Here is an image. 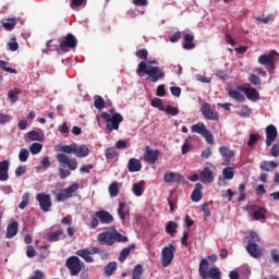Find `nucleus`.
Masks as SVG:
<instances>
[{
	"label": "nucleus",
	"mask_w": 279,
	"mask_h": 279,
	"mask_svg": "<svg viewBox=\"0 0 279 279\" xmlns=\"http://www.w3.org/2000/svg\"><path fill=\"white\" fill-rule=\"evenodd\" d=\"M277 138H278V129H276V125L269 124L266 128V145H267V147H271V145H274V143Z\"/></svg>",
	"instance_id": "obj_14"
},
{
	"label": "nucleus",
	"mask_w": 279,
	"mask_h": 279,
	"mask_svg": "<svg viewBox=\"0 0 279 279\" xmlns=\"http://www.w3.org/2000/svg\"><path fill=\"white\" fill-rule=\"evenodd\" d=\"M132 191L135 197H142V195L145 193V181L133 183Z\"/></svg>",
	"instance_id": "obj_26"
},
{
	"label": "nucleus",
	"mask_w": 279,
	"mask_h": 279,
	"mask_svg": "<svg viewBox=\"0 0 279 279\" xmlns=\"http://www.w3.org/2000/svg\"><path fill=\"white\" fill-rule=\"evenodd\" d=\"M63 154H75L77 151V144L64 145L61 147Z\"/></svg>",
	"instance_id": "obj_42"
},
{
	"label": "nucleus",
	"mask_w": 279,
	"mask_h": 279,
	"mask_svg": "<svg viewBox=\"0 0 279 279\" xmlns=\"http://www.w3.org/2000/svg\"><path fill=\"white\" fill-rule=\"evenodd\" d=\"M19 234V221L14 220L11 223L8 225L7 227V239H14Z\"/></svg>",
	"instance_id": "obj_21"
},
{
	"label": "nucleus",
	"mask_w": 279,
	"mask_h": 279,
	"mask_svg": "<svg viewBox=\"0 0 279 279\" xmlns=\"http://www.w3.org/2000/svg\"><path fill=\"white\" fill-rule=\"evenodd\" d=\"M128 205L125 203L119 204L118 215L122 219V221H125V217L128 216Z\"/></svg>",
	"instance_id": "obj_38"
},
{
	"label": "nucleus",
	"mask_w": 279,
	"mask_h": 279,
	"mask_svg": "<svg viewBox=\"0 0 279 279\" xmlns=\"http://www.w3.org/2000/svg\"><path fill=\"white\" fill-rule=\"evenodd\" d=\"M93 253L98 254L100 256L101 260H106V258H108V256H109L108 252H106L97 246L93 247Z\"/></svg>",
	"instance_id": "obj_50"
},
{
	"label": "nucleus",
	"mask_w": 279,
	"mask_h": 279,
	"mask_svg": "<svg viewBox=\"0 0 279 279\" xmlns=\"http://www.w3.org/2000/svg\"><path fill=\"white\" fill-rule=\"evenodd\" d=\"M208 267V259L203 258L199 263L198 274L203 279H221V271L219 268L211 267L208 271L206 268Z\"/></svg>",
	"instance_id": "obj_5"
},
{
	"label": "nucleus",
	"mask_w": 279,
	"mask_h": 279,
	"mask_svg": "<svg viewBox=\"0 0 279 279\" xmlns=\"http://www.w3.org/2000/svg\"><path fill=\"white\" fill-rule=\"evenodd\" d=\"M246 252L252 256L253 258H260L263 256V250L258 244L251 242L246 246Z\"/></svg>",
	"instance_id": "obj_19"
},
{
	"label": "nucleus",
	"mask_w": 279,
	"mask_h": 279,
	"mask_svg": "<svg viewBox=\"0 0 279 279\" xmlns=\"http://www.w3.org/2000/svg\"><path fill=\"white\" fill-rule=\"evenodd\" d=\"M159 158H160V150L153 149L151 146L145 147V154H144L145 162H148V165H156Z\"/></svg>",
	"instance_id": "obj_12"
},
{
	"label": "nucleus",
	"mask_w": 279,
	"mask_h": 279,
	"mask_svg": "<svg viewBox=\"0 0 279 279\" xmlns=\"http://www.w3.org/2000/svg\"><path fill=\"white\" fill-rule=\"evenodd\" d=\"M13 41L8 44L10 51H19V43H16V37L12 38Z\"/></svg>",
	"instance_id": "obj_62"
},
{
	"label": "nucleus",
	"mask_w": 279,
	"mask_h": 279,
	"mask_svg": "<svg viewBox=\"0 0 279 279\" xmlns=\"http://www.w3.org/2000/svg\"><path fill=\"white\" fill-rule=\"evenodd\" d=\"M222 175H223L225 180H232L234 178V168L226 167L222 170Z\"/></svg>",
	"instance_id": "obj_40"
},
{
	"label": "nucleus",
	"mask_w": 279,
	"mask_h": 279,
	"mask_svg": "<svg viewBox=\"0 0 279 279\" xmlns=\"http://www.w3.org/2000/svg\"><path fill=\"white\" fill-rule=\"evenodd\" d=\"M175 256V245L169 244L161 250V265L162 267H169L173 263Z\"/></svg>",
	"instance_id": "obj_7"
},
{
	"label": "nucleus",
	"mask_w": 279,
	"mask_h": 279,
	"mask_svg": "<svg viewBox=\"0 0 279 279\" xmlns=\"http://www.w3.org/2000/svg\"><path fill=\"white\" fill-rule=\"evenodd\" d=\"M278 162L276 161H267V160H264L262 161V165L259 166V169L262 171H274V169L278 168Z\"/></svg>",
	"instance_id": "obj_29"
},
{
	"label": "nucleus",
	"mask_w": 279,
	"mask_h": 279,
	"mask_svg": "<svg viewBox=\"0 0 279 279\" xmlns=\"http://www.w3.org/2000/svg\"><path fill=\"white\" fill-rule=\"evenodd\" d=\"M143 169V165L141 163V160L136 158H131L128 162V170L130 173H136Z\"/></svg>",
	"instance_id": "obj_22"
},
{
	"label": "nucleus",
	"mask_w": 279,
	"mask_h": 279,
	"mask_svg": "<svg viewBox=\"0 0 279 279\" xmlns=\"http://www.w3.org/2000/svg\"><path fill=\"white\" fill-rule=\"evenodd\" d=\"M26 256L27 258H34V256H36V248H34L32 245L27 246Z\"/></svg>",
	"instance_id": "obj_64"
},
{
	"label": "nucleus",
	"mask_w": 279,
	"mask_h": 279,
	"mask_svg": "<svg viewBox=\"0 0 279 279\" xmlns=\"http://www.w3.org/2000/svg\"><path fill=\"white\" fill-rule=\"evenodd\" d=\"M270 255H271L272 262L276 263L277 265H279V251H278V248H274L270 252Z\"/></svg>",
	"instance_id": "obj_63"
},
{
	"label": "nucleus",
	"mask_w": 279,
	"mask_h": 279,
	"mask_svg": "<svg viewBox=\"0 0 279 279\" xmlns=\"http://www.w3.org/2000/svg\"><path fill=\"white\" fill-rule=\"evenodd\" d=\"M117 271V262H110L108 265L105 266V274L107 276H112Z\"/></svg>",
	"instance_id": "obj_41"
},
{
	"label": "nucleus",
	"mask_w": 279,
	"mask_h": 279,
	"mask_svg": "<svg viewBox=\"0 0 279 279\" xmlns=\"http://www.w3.org/2000/svg\"><path fill=\"white\" fill-rule=\"evenodd\" d=\"M63 234H64V230H62V228H60L56 231H50L48 233V241H50V242L60 241V236H62Z\"/></svg>",
	"instance_id": "obj_32"
},
{
	"label": "nucleus",
	"mask_w": 279,
	"mask_h": 279,
	"mask_svg": "<svg viewBox=\"0 0 279 279\" xmlns=\"http://www.w3.org/2000/svg\"><path fill=\"white\" fill-rule=\"evenodd\" d=\"M105 156L108 160H112V158H116V156H119V154L114 147H111L105 150Z\"/></svg>",
	"instance_id": "obj_48"
},
{
	"label": "nucleus",
	"mask_w": 279,
	"mask_h": 279,
	"mask_svg": "<svg viewBox=\"0 0 279 279\" xmlns=\"http://www.w3.org/2000/svg\"><path fill=\"white\" fill-rule=\"evenodd\" d=\"M202 136H204L208 145H215V137L213 136V133H210V131H205V133H203Z\"/></svg>",
	"instance_id": "obj_52"
},
{
	"label": "nucleus",
	"mask_w": 279,
	"mask_h": 279,
	"mask_svg": "<svg viewBox=\"0 0 279 279\" xmlns=\"http://www.w3.org/2000/svg\"><path fill=\"white\" fill-rule=\"evenodd\" d=\"M236 88L238 90L244 93L250 101H258V99H260V94H258V90H256L254 87L238 86Z\"/></svg>",
	"instance_id": "obj_15"
},
{
	"label": "nucleus",
	"mask_w": 279,
	"mask_h": 279,
	"mask_svg": "<svg viewBox=\"0 0 279 279\" xmlns=\"http://www.w3.org/2000/svg\"><path fill=\"white\" fill-rule=\"evenodd\" d=\"M163 110L166 114H170V117H178V114H180V109H178V107L167 106Z\"/></svg>",
	"instance_id": "obj_44"
},
{
	"label": "nucleus",
	"mask_w": 279,
	"mask_h": 279,
	"mask_svg": "<svg viewBox=\"0 0 279 279\" xmlns=\"http://www.w3.org/2000/svg\"><path fill=\"white\" fill-rule=\"evenodd\" d=\"M80 5H86V0H72L70 3V8H72V10L80 8Z\"/></svg>",
	"instance_id": "obj_61"
},
{
	"label": "nucleus",
	"mask_w": 279,
	"mask_h": 279,
	"mask_svg": "<svg viewBox=\"0 0 279 279\" xmlns=\"http://www.w3.org/2000/svg\"><path fill=\"white\" fill-rule=\"evenodd\" d=\"M77 256H80L81 258H83L85 260V263H93V256H90L92 254H95L93 252V247L89 250V248H82V250H78L76 252Z\"/></svg>",
	"instance_id": "obj_23"
},
{
	"label": "nucleus",
	"mask_w": 279,
	"mask_h": 279,
	"mask_svg": "<svg viewBox=\"0 0 279 279\" xmlns=\"http://www.w3.org/2000/svg\"><path fill=\"white\" fill-rule=\"evenodd\" d=\"M259 138H260L259 134L251 133L250 140L247 142L248 147H254V145H256V143H258Z\"/></svg>",
	"instance_id": "obj_51"
},
{
	"label": "nucleus",
	"mask_w": 279,
	"mask_h": 279,
	"mask_svg": "<svg viewBox=\"0 0 279 279\" xmlns=\"http://www.w3.org/2000/svg\"><path fill=\"white\" fill-rule=\"evenodd\" d=\"M248 82L254 86H260L262 84L260 77H258V75L256 74H251L248 77Z\"/></svg>",
	"instance_id": "obj_56"
},
{
	"label": "nucleus",
	"mask_w": 279,
	"mask_h": 279,
	"mask_svg": "<svg viewBox=\"0 0 279 279\" xmlns=\"http://www.w3.org/2000/svg\"><path fill=\"white\" fill-rule=\"evenodd\" d=\"M59 49L61 51H71V49H75L77 47V38L74 37L73 34L68 33L64 38H59Z\"/></svg>",
	"instance_id": "obj_6"
},
{
	"label": "nucleus",
	"mask_w": 279,
	"mask_h": 279,
	"mask_svg": "<svg viewBox=\"0 0 279 279\" xmlns=\"http://www.w3.org/2000/svg\"><path fill=\"white\" fill-rule=\"evenodd\" d=\"M31 154L36 155L43 151V144L40 143H33L29 147Z\"/></svg>",
	"instance_id": "obj_49"
},
{
	"label": "nucleus",
	"mask_w": 279,
	"mask_h": 279,
	"mask_svg": "<svg viewBox=\"0 0 279 279\" xmlns=\"http://www.w3.org/2000/svg\"><path fill=\"white\" fill-rule=\"evenodd\" d=\"M183 49H195V44L193 43L195 40V37L191 34H185L183 36Z\"/></svg>",
	"instance_id": "obj_27"
},
{
	"label": "nucleus",
	"mask_w": 279,
	"mask_h": 279,
	"mask_svg": "<svg viewBox=\"0 0 279 279\" xmlns=\"http://www.w3.org/2000/svg\"><path fill=\"white\" fill-rule=\"evenodd\" d=\"M0 69H2V71H5V73H13V75H16V73H19L16 69L9 68L8 62L3 60H0Z\"/></svg>",
	"instance_id": "obj_46"
},
{
	"label": "nucleus",
	"mask_w": 279,
	"mask_h": 279,
	"mask_svg": "<svg viewBox=\"0 0 279 279\" xmlns=\"http://www.w3.org/2000/svg\"><path fill=\"white\" fill-rule=\"evenodd\" d=\"M100 117L107 123V134H111L113 130H119V124L123 123V116L121 113H113L110 116V113L104 111L100 113Z\"/></svg>",
	"instance_id": "obj_4"
},
{
	"label": "nucleus",
	"mask_w": 279,
	"mask_h": 279,
	"mask_svg": "<svg viewBox=\"0 0 279 279\" xmlns=\"http://www.w3.org/2000/svg\"><path fill=\"white\" fill-rule=\"evenodd\" d=\"M80 190V184L73 183L66 189H63L57 195V202H66V199H71L73 197V193H77Z\"/></svg>",
	"instance_id": "obj_10"
},
{
	"label": "nucleus",
	"mask_w": 279,
	"mask_h": 279,
	"mask_svg": "<svg viewBox=\"0 0 279 279\" xmlns=\"http://www.w3.org/2000/svg\"><path fill=\"white\" fill-rule=\"evenodd\" d=\"M84 263L77 256H71L66 259L65 266L70 271L71 276H80V271H82V266Z\"/></svg>",
	"instance_id": "obj_8"
},
{
	"label": "nucleus",
	"mask_w": 279,
	"mask_h": 279,
	"mask_svg": "<svg viewBox=\"0 0 279 279\" xmlns=\"http://www.w3.org/2000/svg\"><path fill=\"white\" fill-rule=\"evenodd\" d=\"M90 228L92 230H97V228H99V217H97V213L92 216Z\"/></svg>",
	"instance_id": "obj_55"
},
{
	"label": "nucleus",
	"mask_w": 279,
	"mask_h": 279,
	"mask_svg": "<svg viewBox=\"0 0 279 279\" xmlns=\"http://www.w3.org/2000/svg\"><path fill=\"white\" fill-rule=\"evenodd\" d=\"M199 180L204 184L215 182V172L209 167H205L203 171L199 172Z\"/></svg>",
	"instance_id": "obj_16"
},
{
	"label": "nucleus",
	"mask_w": 279,
	"mask_h": 279,
	"mask_svg": "<svg viewBox=\"0 0 279 279\" xmlns=\"http://www.w3.org/2000/svg\"><path fill=\"white\" fill-rule=\"evenodd\" d=\"M132 276L133 278H141L143 276V265L137 264L133 269Z\"/></svg>",
	"instance_id": "obj_53"
},
{
	"label": "nucleus",
	"mask_w": 279,
	"mask_h": 279,
	"mask_svg": "<svg viewBox=\"0 0 279 279\" xmlns=\"http://www.w3.org/2000/svg\"><path fill=\"white\" fill-rule=\"evenodd\" d=\"M192 132H194L195 134H201V136H203V134L208 130L206 129V124H204L203 122H198L194 125L191 126Z\"/></svg>",
	"instance_id": "obj_35"
},
{
	"label": "nucleus",
	"mask_w": 279,
	"mask_h": 279,
	"mask_svg": "<svg viewBox=\"0 0 279 279\" xmlns=\"http://www.w3.org/2000/svg\"><path fill=\"white\" fill-rule=\"evenodd\" d=\"M97 241L100 245H108L109 247H112L114 243H128L129 239L126 235L119 233V231L113 228L110 231L98 233Z\"/></svg>",
	"instance_id": "obj_2"
},
{
	"label": "nucleus",
	"mask_w": 279,
	"mask_h": 279,
	"mask_svg": "<svg viewBox=\"0 0 279 279\" xmlns=\"http://www.w3.org/2000/svg\"><path fill=\"white\" fill-rule=\"evenodd\" d=\"M2 27H4V29L7 32H12V29H14V27H16V17H10L7 20H2Z\"/></svg>",
	"instance_id": "obj_30"
},
{
	"label": "nucleus",
	"mask_w": 279,
	"mask_h": 279,
	"mask_svg": "<svg viewBox=\"0 0 279 279\" xmlns=\"http://www.w3.org/2000/svg\"><path fill=\"white\" fill-rule=\"evenodd\" d=\"M28 205H29V193H24L22 195V202L20 203L19 208L21 210H25V208H27Z\"/></svg>",
	"instance_id": "obj_45"
},
{
	"label": "nucleus",
	"mask_w": 279,
	"mask_h": 279,
	"mask_svg": "<svg viewBox=\"0 0 279 279\" xmlns=\"http://www.w3.org/2000/svg\"><path fill=\"white\" fill-rule=\"evenodd\" d=\"M90 154V149L87 148L86 145H81L78 148L76 146L75 156L77 158H86Z\"/></svg>",
	"instance_id": "obj_34"
},
{
	"label": "nucleus",
	"mask_w": 279,
	"mask_h": 279,
	"mask_svg": "<svg viewBox=\"0 0 279 279\" xmlns=\"http://www.w3.org/2000/svg\"><path fill=\"white\" fill-rule=\"evenodd\" d=\"M21 88L14 87L13 89H10L8 93V98L11 101V104H16L19 101V95H21Z\"/></svg>",
	"instance_id": "obj_31"
},
{
	"label": "nucleus",
	"mask_w": 279,
	"mask_h": 279,
	"mask_svg": "<svg viewBox=\"0 0 279 279\" xmlns=\"http://www.w3.org/2000/svg\"><path fill=\"white\" fill-rule=\"evenodd\" d=\"M8 171H10V161H0V182H8L10 180V173Z\"/></svg>",
	"instance_id": "obj_17"
},
{
	"label": "nucleus",
	"mask_w": 279,
	"mask_h": 279,
	"mask_svg": "<svg viewBox=\"0 0 279 279\" xmlns=\"http://www.w3.org/2000/svg\"><path fill=\"white\" fill-rule=\"evenodd\" d=\"M137 75L141 73H145L147 75L146 82H150L151 84H156V82H160V80H165V71L160 69V66L148 65L147 63L142 61L138 63L136 69Z\"/></svg>",
	"instance_id": "obj_1"
},
{
	"label": "nucleus",
	"mask_w": 279,
	"mask_h": 279,
	"mask_svg": "<svg viewBox=\"0 0 279 279\" xmlns=\"http://www.w3.org/2000/svg\"><path fill=\"white\" fill-rule=\"evenodd\" d=\"M109 195L110 197H118L119 196V182H112L109 187Z\"/></svg>",
	"instance_id": "obj_37"
},
{
	"label": "nucleus",
	"mask_w": 279,
	"mask_h": 279,
	"mask_svg": "<svg viewBox=\"0 0 279 279\" xmlns=\"http://www.w3.org/2000/svg\"><path fill=\"white\" fill-rule=\"evenodd\" d=\"M219 153L222 158H234V150L228 148L227 146L219 147Z\"/></svg>",
	"instance_id": "obj_36"
},
{
	"label": "nucleus",
	"mask_w": 279,
	"mask_h": 279,
	"mask_svg": "<svg viewBox=\"0 0 279 279\" xmlns=\"http://www.w3.org/2000/svg\"><path fill=\"white\" fill-rule=\"evenodd\" d=\"M150 106H153V108H158L159 110H165V107L162 106V100L160 98L153 99Z\"/></svg>",
	"instance_id": "obj_59"
},
{
	"label": "nucleus",
	"mask_w": 279,
	"mask_h": 279,
	"mask_svg": "<svg viewBox=\"0 0 279 279\" xmlns=\"http://www.w3.org/2000/svg\"><path fill=\"white\" fill-rule=\"evenodd\" d=\"M202 189H204V185L202 183H196L195 187L192 192L191 199L192 202H202Z\"/></svg>",
	"instance_id": "obj_25"
},
{
	"label": "nucleus",
	"mask_w": 279,
	"mask_h": 279,
	"mask_svg": "<svg viewBox=\"0 0 279 279\" xmlns=\"http://www.w3.org/2000/svg\"><path fill=\"white\" fill-rule=\"evenodd\" d=\"M134 250H136V244L134 243L123 248L119 255V262L125 263V259L128 258V256H130V254H132V252H134Z\"/></svg>",
	"instance_id": "obj_24"
},
{
	"label": "nucleus",
	"mask_w": 279,
	"mask_h": 279,
	"mask_svg": "<svg viewBox=\"0 0 279 279\" xmlns=\"http://www.w3.org/2000/svg\"><path fill=\"white\" fill-rule=\"evenodd\" d=\"M96 217H98L100 223L105 226H110V223L114 221V217H112V215L106 210L96 211Z\"/></svg>",
	"instance_id": "obj_18"
},
{
	"label": "nucleus",
	"mask_w": 279,
	"mask_h": 279,
	"mask_svg": "<svg viewBox=\"0 0 279 279\" xmlns=\"http://www.w3.org/2000/svg\"><path fill=\"white\" fill-rule=\"evenodd\" d=\"M201 112L205 119H208V121H218L219 114L217 111H214L213 108H210V104L204 102L201 108Z\"/></svg>",
	"instance_id": "obj_13"
},
{
	"label": "nucleus",
	"mask_w": 279,
	"mask_h": 279,
	"mask_svg": "<svg viewBox=\"0 0 279 279\" xmlns=\"http://www.w3.org/2000/svg\"><path fill=\"white\" fill-rule=\"evenodd\" d=\"M166 232L168 234H175L178 232V223L169 221L166 226Z\"/></svg>",
	"instance_id": "obj_43"
},
{
	"label": "nucleus",
	"mask_w": 279,
	"mask_h": 279,
	"mask_svg": "<svg viewBox=\"0 0 279 279\" xmlns=\"http://www.w3.org/2000/svg\"><path fill=\"white\" fill-rule=\"evenodd\" d=\"M275 53L276 51H271L269 54H262L258 57V63L266 66L269 72L276 69V59H274Z\"/></svg>",
	"instance_id": "obj_11"
},
{
	"label": "nucleus",
	"mask_w": 279,
	"mask_h": 279,
	"mask_svg": "<svg viewBox=\"0 0 279 279\" xmlns=\"http://www.w3.org/2000/svg\"><path fill=\"white\" fill-rule=\"evenodd\" d=\"M163 181L167 184H171V183H179L182 182V174L178 173V172H172V171H166L165 175H163Z\"/></svg>",
	"instance_id": "obj_20"
},
{
	"label": "nucleus",
	"mask_w": 279,
	"mask_h": 279,
	"mask_svg": "<svg viewBox=\"0 0 279 279\" xmlns=\"http://www.w3.org/2000/svg\"><path fill=\"white\" fill-rule=\"evenodd\" d=\"M270 156H272V158H278L279 156V141L272 145L271 149H270Z\"/></svg>",
	"instance_id": "obj_60"
},
{
	"label": "nucleus",
	"mask_w": 279,
	"mask_h": 279,
	"mask_svg": "<svg viewBox=\"0 0 279 279\" xmlns=\"http://www.w3.org/2000/svg\"><path fill=\"white\" fill-rule=\"evenodd\" d=\"M265 215H267V209L265 207H258L252 215L255 221H260L265 219Z\"/></svg>",
	"instance_id": "obj_33"
},
{
	"label": "nucleus",
	"mask_w": 279,
	"mask_h": 279,
	"mask_svg": "<svg viewBox=\"0 0 279 279\" xmlns=\"http://www.w3.org/2000/svg\"><path fill=\"white\" fill-rule=\"evenodd\" d=\"M28 138L31 141H43V135L39 134L37 131L28 132Z\"/></svg>",
	"instance_id": "obj_57"
},
{
	"label": "nucleus",
	"mask_w": 279,
	"mask_h": 279,
	"mask_svg": "<svg viewBox=\"0 0 279 279\" xmlns=\"http://www.w3.org/2000/svg\"><path fill=\"white\" fill-rule=\"evenodd\" d=\"M94 106L97 110H104V108H106V100H104L101 96H95Z\"/></svg>",
	"instance_id": "obj_39"
},
{
	"label": "nucleus",
	"mask_w": 279,
	"mask_h": 279,
	"mask_svg": "<svg viewBox=\"0 0 279 279\" xmlns=\"http://www.w3.org/2000/svg\"><path fill=\"white\" fill-rule=\"evenodd\" d=\"M135 56L140 60H147V56H149V52L147 51V49L144 48V49L137 50Z\"/></svg>",
	"instance_id": "obj_54"
},
{
	"label": "nucleus",
	"mask_w": 279,
	"mask_h": 279,
	"mask_svg": "<svg viewBox=\"0 0 279 279\" xmlns=\"http://www.w3.org/2000/svg\"><path fill=\"white\" fill-rule=\"evenodd\" d=\"M57 161L59 162V175L61 180H66L71 175V171L77 169V159L69 158L66 154L60 153L57 155ZM68 167L70 170L64 169Z\"/></svg>",
	"instance_id": "obj_3"
},
{
	"label": "nucleus",
	"mask_w": 279,
	"mask_h": 279,
	"mask_svg": "<svg viewBox=\"0 0 279 279\" xmlns=\"http://www.w3.org/2000/svg\"><path fill=\"white\" fill-rule=\"evenodd\" d=\"M247 239H248V243H260V238L256 232H251Z\"/></svg>",
	"instance_id": "obj_58"
},
{
	"label": "nucleus",
	"mask_w": 279,
	"mask_h": 279,
	"mask_svg": "<svg viewBox=\"0 0 279 279\" xmlns=\"http://www.w3.org/2000/svg\"><path fill=\"white\" fill-rule=\"evenodd\" d=\"M36 201L38 202L39 208L43 210V213H49L51 210V206H53L51 195L46 193H37Z\"/></svg>",
	"instance_id": "obj_9"
},
{
	"label": "nucleus",
	"mask_w": 279,
	"mask_h": 279,
	"mask_svg": "<svg viewBox=\"0 0 279 279\" xmlns=\"http://www.w3.org/2000/svg\"><path fill=\"white\" fill-rule=\"evenodd\" d=\"M27 158H29V150L27 148H22L19 154L20 162H27Z\"/></svg>",
	"instance_id": "obj_47"
},
{
	"label": "nucleus",
	"mask_w": 279,
	"mask_h": 279,
	"mask_svg": "<svg viewBox=\"0 0 279 279\" xmlns=\"http://www.w3.org/2000/svg\"><path fill=\"white\" fill-rule=\"evenodd\" d=\"M229 96L232 99H235V101H239V104H243V101H245V96L242 94L240 89H230Z\"/></svg>",
	"instance_id": "obj_28"
}]
</instances>
